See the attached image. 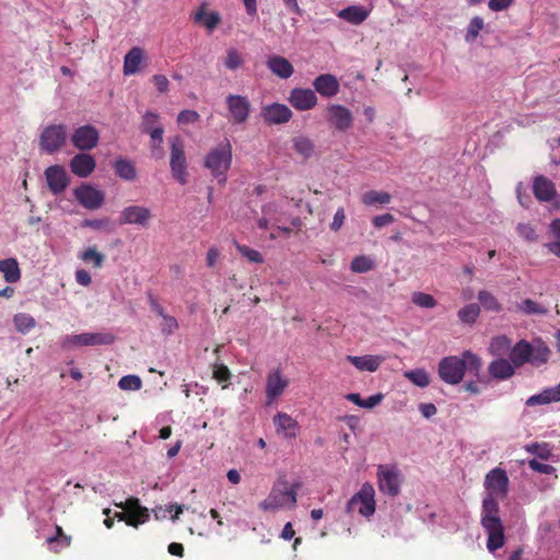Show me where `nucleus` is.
Listing matches in <instances>:
<instances>
[{
    "label": "nucleus",
    "instance_id": "nucleus-50",
    "mask_svg": "<svg viewBox=\"0 0 560 560\" xmlns=\"http://www.w3.org/2000/svg\"><path fill=\"white\" fill-rule=\"evenodd\" d=\"M236 249L243 257L247 258L250 262H264L262 255L258 250L250 248L247 245L236 244Z\"/></svg>",
    "mask_w": 560,
    "mask_h": 560
},
{
    "label": "nucleus",
    "instance_id": "nucleus-15",
    "mask_svg": "<svg viewBox=\"0 0 560 560\" xmlns=\"http://www.w3.org/2000/svg\"><path fill=\"white\" fill-rule=\"evenodd\" d=\"M48 189L55 196L62 194L70 183V177L61 165H51L45 170Z\"/></svg>",
    "mask_w": 560,
    "mask_h": 560
},
{
    "label": "nucleus",
    "instance_id": "nucleus-34",
    "mask_svg": "<svg viewBox=\"0 0 560 560\" xmlns=\"http://www.w3.org/2000/svg\"><path fill=\"white\" fill-rule=\"evenodd\" d=\"M511 348L512 340L505 335H500L491 339L489 352L494 357L503 358L505 354H510Z\"/></svg>",
    "mask_w": 560,
    "mask_h": 560
},
{
    "label": "nucleus",
    "instance_id": "nucleus-1",
    "mask_svg": "<svg viewBox=\"0 0 560 560\" xmlns=\"http://www.w3.org/2000/svg\"><path fill=\"white\" fill-rule=\"evenodd\" d=\"M481 369V359L469 350L463 352L462 358L457 355L445 357L439 362V376L450 385L459 384L466 371L478 374Z\"/></svg>",
    "mask_w": 560,
    "mask_h": 560
},
{
    "label": "nucleus",
    "instance_id": "nucleus-9",
    "mask_svg": "<svg viewBox=\"0 0 560 560\" xmlns=\"http://www.w3.org/2000/svg\"><path fill=\"white\" fill-rule=\"evenodd\" d=\"M170 166L173 177L180 184L188 182L187 161L185 155L184 141L179 136L171 139Z\"/></svg>",
    "mask_w": 560,
    "mask_h": 560
},
{
    "label": "nucleus",
    "instance_id": "nucleus-27",
    "mask_svg": "<svg viewBox=\"0 0 560 560\" xmlns=\"http://www.w3.org/2000/svg\"><path fill=\"white\" fill-rule=\"evenodd\" d=\"M313 86L322 96L331 97L339 91V82L332 74H319L314 81Z\"/></svg>",
    "mask_w": 560,
    "mask_h": 560
},
{
    "label": "nucleus",
    "instance_id": "nucleus-23",
    "mask_svg": "<svg viewBox=\"0 0 560 560\" xmlns=\"http://www.w3.org/2000/svg\"><path fill=\"white\" fill-rule=\"evenodd\" d=\"M533 192L537 200L545 202L551 201L557 195L555 184L544 175L534 178Z\"/></svg>",
    "mask_w": 560,
    "mask_h": 560
},
{
    "label": "nucleus",
    "instance_id": "nucleus-40",
    "mask_svg": "<svg viewBox=\"0 0 560 560\" xmlns=\"http://www.w3.org/2000/svg\"><path fill=\"white\" fill-rule=\"evenodd\" d=\"M480 312L481 307L476 303H471L462 307L457 315L462 323L471 325L477 320Z\"/></svg>",
    "mask_w": 560,
    "mask_h": 560
},
{
    "label": "nucleus",
    "instance_id": "nucleus-45",
    "mask_svg": "<svg viewBox=\"0 0 560 560\" xmlns=\"http://www.w3.org/2000/svg\"><path fill=\"white\" fill-rule=\"evenodd\" d=\"M517 310L526 315H545L547 313V310L542 305L538 304L532 299H525L520 304H517Z\"/></svg>",
    "mask_w": 560,
    "mask_h": 560
},
{
    "label": "nucleus",
    "instance_id": "nucleus-35",
    "mask_svg": "<svg viewBox=\"0 0 560 560\" xmlns=\"http://www.w3.org/2000/svg\"><path fill=\"white\" fill-rule=\"evenodd\" d=\"M194 20L196 23H202L209 31H213L221 22L219 13L206 12L205 5L195 13Z\"/></svg>",
    "mask_w": 560,
    "mask_h": 560
},
{
    "label": "nucleus",
    "instance_id": "nucleus-3",
    "mask_svg": "<svg viewBox=\"0 0 560 560\" xmlns=\"http://www.w3.org/2000/svg\"><path fill=\"white\" fill-rule=\"evenodd\" d=\"M300 482L289 485L285 476H280L273 483L268 497L259 503L264 512H273L280 509H293L298 502Z\"/></svg>",
    "mask_w": 560,
    "mask_h": 560
},
{
    "label": "nucleus",
    "instance_id": "nucleus-30",
    "mask_svg": "<svg viewBox=\"0 0 560 560\" xmlns=\"http://www.w3.org/2000/svg\"><path fill=\"white\" fill-rule=\"evenodd\" d=\"M558 401H560V383L555 387L545 388L539 394L530 396L527 399L526 405L536 406Z\"/></svg>",
    "mask_w": 560,
    "mask_h": 560
},
{
    "label": "nucleus",
    "instance_id": "nucleus-14",
    "mask_svg": "<svg viewBox=\"0 0 560 560\" xmlns=\"http://www.w3.org/2000/svg\"><path fill=\"white\" fill-rule=\"evenodd\" d=\"M100 140L98 130L92 125H84L77 128L71 135V143L80 151L94 149Z\"/></svg>",
    "mask_w": 560,
    "mask_h": 560
},
{
    "label": "nucleus",
    "instance_id": "nucleus-2",
    "mask_svg": "<svg viewBox=\"0 0 560 560\" xmlns=\"http://www.w3.org/2000/svg\"><path fill=\"white\" fill-rule=\"evenodd\" d=\"M499 498L486 495L481 509V526L488 534L487 548L493 552L505 544L504 527L499 516Z\"/></svg>",
    "mask_w": 560,
    "mask_h": 560
},
{
    "label": "nucleus",
    "instance_id": "nucleus-10",
    "mask_svg": "<svg viewBox=\"0 0 560 560\" xmlns=\"http://www.w3.org/2000/svg\"><path fill=\"white\" fill-rule=\"evenodd\" d=\"M115 337L110 332H83L68 335L62 340V348L112 345Z\"/></svg>",
    "mask_w": 560,
    "mask_h": 560
},
{
    "label": "nucleus",
    "instance_id": "nucleus-29",
    "mask_svg": "<svg viewBox=\"0 0 560 560\" xmlns=\"http://www.w3.org/2000/svg\"><path fill=\"white\" fill-rule=\"evenodd\" d=\"M347 360L360 371L375 372L381 366L384 358L381 355H348Z\"/></svg>",
    "mask_w": 560,
    "mask_h": 560
},
{
    "label": "nucleus",
    "instance_id": "nucleus-64",
    "mask_svg": "<svg viewBox=\"0 0 560 560\" xmlns=\"http://www.w3.org/2000/svg\"><path fill=\"white\" fill-rule=\"evenodd\" d=\"M383 398H384L383 394L372 395L369 398L363 399L362 408H368V409L374 408L375 406L381 404Z\"/></svg>",
    "mask_w": 560,
    "mask_h": 560
},
{
    "label": "nucleus",
    "instance_id": "nucleus-42",
    "mask_svg": "<svg viewBox=\"0 0 560 560\" xmlns=\"http://www.w3.org/2000/svg\"><path fill=\"white\" fill-rule=\"evenodd\" d=\"M483 28H485L483 19L479 15L474 16L468 23L466 34H465V40L467 43L475 42Z\"/></svg>",
    "mask_w": 560,
    "mask_h": 560
},
{
    "label": "nucleus",
    "instance_id": "nucleus-33",
    "mask_svg": "<svg viewBox=\"0 0 560 560\" xmlns=\"http://www.w3.org/2000/svg\"><path fill=\"white\" fill-rule=\"evenodd\" d=\"M0 272L7 282L14 283L21 278V270L15 258L0 260Z\"/></svg>",
    "mask_w": 560,
    "mask_h": 560
},
{
    "label": "nucleus",
    "instance_id": "nucleus-6",
    "mask_svg": "<svg viewBox=\"0 0 560 560\" xmlns=\"http://www.w3.org/2000/svg\"><path fill=\"white\" fill-rule=\"evenodd\" d=\"M114 505L122 510V512H116L114 517L128 526L137 528L150 518L149 510L142 506L136 497H130L125 502H115Z\"/></svg>",
    "mask_w": 560,
    "mask_h": 560
},
{
    "label": "nucleus",
    "instance_id": "nucleus-53",
    "mask_svg": "<svg viewBox=\"0 0 560 560\" xmlns=\"http://www.w3.org/2000/svg\"><path fill=\"white\" fill-rule=\"evenodd\" d=\"M161 322V331L165 336L174 334L178 328L177 319L168 314L163 315Z\"/></svg>",
    "mask_w": 560,
    "mask_h": 560
},
{
    "label": "nucleus",
    "instance_id": "nucleus-55",
    "mask_svg": "<svg viewBox=\"0 0 560 560\" xmlns=\"http://www.w3.org/2000/svg\"><path fill=\"white\" fill-rule=\"evenodd\" d=\"M147 133L150 135L152 139V152L155 154V150L161 151V144L163 142V133L164 129L163 127H155L154 129L148 131Z\"/></svg>",
    "mask_w": 560,
    "mask_h": 560
},
{
    "label": "nucleus",
    "instance_id": "nucleus-56",
    "mask_svg": "<svg viewBox=\"0 0 560 560\" xmlns=\"http://www.w3.org/2000/svg\"><path fill=\"white\" fill-rule=\"evenodd\" d=\"M528 466L532 470L544 475H551L556 472V468L549 464H542L537 459L528 460Z\"/></svg>",
    "mask_w": 560,
    "mask_h": 560
},
{
    "label": "nucleus",
    "instance_id": "nucleus-19",
    "mask_svg": "<svg viewBox=\"0 0 560 560\" xmlns=\"http://www.w3.org/2000/svg\"><path fill=\"white\" fill-rule=\"evenodd\" d=\"M288 101L295 109L306 112L316 106L317 96L311 89L294 88Z\"/></svg>",
    "mask_w": 560,
    "mask_h": 560
},
{
    "label": "nucleus",
    "instance_id": "nucleus-37",
    "mask_svg": "<svg viewBox=\"0 0 560 560\" xmlns=\"http://www.w3.org/2000/svg\"><path fill=\"white\" fill-rule=\"evenodd\" d=\"M114 167L116 174L125 180H132L137 177V171L133 163L126 159H118L115 162Z\"/></svg>",
    "mask_w": 560,
    "mask_h": 560
},
{
    "label": "nucleus",
    "instance_id": "nucleus-26",
    "mask_svg": "<svg viewBox=\"0 0 560 560\" xmlns=\"http://www.w3.org/2000/svg\"><path fill=\"white\" fill-rule=\"evenodd\" d=\"M272 74L280 79H289L293 72V65L284 57L279 55L270 56L266 62Z\"/></svg>",
    "mask_w": 560,
    "mask_h": 560
},
{
    "label": "nucleus",
    "instance_id": "nucleus-13",
    "mask_svg": "<svg viewBox=\"0 0 560 560\" xmlns=\"http://www.w3.org/2000/svg\"><path fill=\"white\" fill-rule=\"evenodd\" d=\"M73 195L79 203L89 210L101 208L105 200L104 192L90 184H81L74 189Z\"/></svg>",
    "mask_w": 560,
    "mask_h": 560
},
{
    "label": "nucleus",
    "instance_id": "nucleus-43",
    "mask_svg": "<svg viewBox=\"0 0 560 560\" xmlns=\"http://www.w3.org/2000/svg\"><path fill=\"white\" fill-rule=\"evenodd\" d=\"M405 377L418 387L424 388L430 384V376L424 369H415L405 372Z\"/></svg>",
    "mask_w": 560,
    "mask_h": 560
},
{
    "label": "nucleus",
    "instance_id": "nucleus-7",
    "mask_svg": "<svg viewBox=\"0 0 560 560\" xmlns=\"http://www.w3.org/2000/svg\"><path fill=\"white\" fill-rule=\"evenodd\" d=\"M375 490L374 487L365 482L361 489L351 497L346 506V512L352 514L358 512L364 517H370L375 513Z\"/></svg>",
    "mask_w": 560,
    "mask_h": 560
},
{
    "label": "nucleus",
    "instance_id": "nucleus-51",
    "mask_svg": "<svg viewBox=\"0 0 560 560\" xmlns=\"http://www.w3.org/2000/svg\"><path fill=\"white\" fill-rule=\"evenodd\" d=\"M373 261L371 258L366 257V256H357L352 261H351V270L353 272H366V271H370L371 269H373Z\"/></svg>",
    "mask_w": 560,
    "mask_h": 560
},
{
    "label": "nucleus",
    "instance_id": "nucleus-11",
    "mask_svg": "<svg viewBox=\"0 0 560 560\" xmlns=\"http://www.w3.org/2000/svg\"><path fill=\"white\" fill-rule=\"evenodd\" d=\"M67 139L65 125H50L44 128L39 137V147L43 151L51 154L60 150Z\"/></svg>",
    "mask_w": 560,
    "mask_h": 560
},
{
    "label": "nucleus",
    "instance_id": "nucleus-59",
    "mask_svg": "<svg viewBox=\"0 0 560 560\" xmlns=\"http://www.w3.org/2000/svg\"><path fill=\"white\" fill-rule=\"evenodd\" d=\"M152 82L160 93H166L168 91L170 81L164 74H154Z\"/></svg>",
    "mask_w": 560,
    "mask_h": 560
},
{
    "label": "nucleus",
    "instance_id": "nucleus-8",
    "mask_svg": "<svg viewBox=\"0 0 560 560\" xmlns=\"http://www.w3.org/2000/svg\"><path fill=\"white\" fill-rule=\"evenodd\" d=\"M377 486L387 497H397L404 481L402 474L396 465L382 464L377 466Z\"/></svg>",
    "mask_w": 560,
    "mask_h": 560
},
{
    "label": "nucleus",
    "instance_id": "nucleus-22",
    "mask_svg": "<svg viewBox=\"0 0 560 560\" xmlns=\"http://www.w3.org/2000/svg\"><path fill=\"white\" fill-rule=\"evenodd\" d=\"M96 162L91 154L78 153L70 161V170L78 177L85 178L93 173Z\"/></svg>",
    "mask_w": 560,
    "mask_h": 560
},
{
    "label": "nucleus",
    "instance_id": "nucleus-62",
    "mask_svg": "<svg viewBox=\"0 0 560 560\" xmlns=\"http://www.w3.org/2000/svg\"><path fill=\"white\" fill-rule=\"evenodd\" d=\"M514 0H489L488 7L491 11L499 12L508 9Z\"/></svg>",
    "mask_w": 560,
    "mask_h": 560
},
{
    "label": "nucleus",
    "instance_id": "nucleus-32",
    "mask_svg": "<svg viewBox=\"0 0 560 560\" xmlns=\"http://www.w3.org/2000/svg\"><path fill=\"white\" fill-rule=\"evenodd\" d=\"M56 535L47 538V544L49 545V549L58 553L62 549L68 548L71 545L72 538L71 536L67 535L62 527L59 525L55 526Z\"/></svg>",
    "mask_w": 560,
    "mask_h": 560
},
{
    "label": "nucleus",
    "instance_id": "nucleus-47",
    "mask_svg": "<svg viewBox=\"0 0 560 560\" xmlns=\"http://www.w3.org/2000/svg\"><path fill=\"white\" fill-rule=\"evenodd\" d=\"M411 301L419 307L433 308L436 306V300L428 293L415 292L411 296Z\"/></svg>",
    "mask_w": 560,
    "mask_h": 560
},
{
    "label": "nucleus",
    "instance_id": "nucleus-12",
    "mask_svg": "<svg viewBox=\"0 0 560 560\" xmlns=\"http://www.w3.org/2000/svg\"><path fill=\"white\" fill-rule=\"evenodd\" d=\"M486 495L504 499L509 493L510 480L503 468L491 469L485 477Z\"/></svg>",
    "mask_w": 560,
    "mask_h": 560
},
{
    "label": "nucleus",
    "instance_id": "nucleus-17",
    "mask_svg": "<svg viewBox=\"0 0 560 560\" xmlns=\"http://www.w3.org/2000/svg\"><path fill=\"white\" fill-rule=\"evenodd\" d=\"M327 120L336 130L347 131L353 125V115L343 105L334 104L327 107Z\"/></svg>",
    "mask_w": 560,
    "mask_h": 560
},
{
    "label": "nucleus",
    "instance_id": "nucleus-46",
    "mask_svg": "<svg viewBox=\"0 0 560 560\" xmlns=\"http://www.w3.org/2000/svg\"><path fill=\"white\" fill-rule=\"evenodd\" d=\"M525 450L544 460H548L552 455L551 447L548 443H532L526 445Z\"/></svg>",
    "mask_w": 560,
    "mask_h": 560
},
{
    "label": "nucleus",
    "instance_id": "nucleus-61",
    "mask_svg": "<svg viewBox=\"0 0 560 560\" xmlns=\"http://www.w3.org/2000/svg\"><path fill=\"white\" fill-rule=\"evenodd\" d=\"M394 217L393 214L390 213H385V214H381V215H376L373 218L372 222H373V225L377 229H381L385 225H388L390 223L394 222Z\"/></svg>",
    "mask_w": 560,
    "mask_h": 560
},
{
    "label": "nucleus",
    "instance_id": "nucleus-44",
    "mask_svg": "<svg viewBox=\"0 0 560 560\" xmlns=\"http://www.w3.org/2000/svg\"><path fill=\"white\" fill-rule=\"evenodd\" d=\"M80 258L86 264H92L96 269L102 268L105 260V256L97 252L95 247H89L86 250L81 253Z\"/></svg>",
    "mask_w": 560,
    "mask_h": 560
},
{
    "label": "nucleus",
    "instance_id": "nucleus-52",
    "mask_svg": "<svg viewBox=\"0 0 560 560\" xmlns=\"http://www.w3.org/2000/svg\"><path fill=\"white\" fill-rule=\"evenodd\" d=\"M213 378L219 383H228L231 378V372L229 368L222 363H215L213 365ZM228 384L222 385V388L225 389Z\"/></svg>",
    "mask_w": 560,
    "mask_h": 560
},
{
    "label": "nucleus",
    "instance_id": "nucleus-41",
    "mask_svg": "<svg viewBox=\"0 0 560 560\" xmlns=\"http://www.w3.org/2000/svg\"><path fill=\"white\" fill-rule=\"evenodd\" d=\"M13 323H14L15 329L21 334H27L36 325L35 318L26 313H19L16 315H14Z\"/></svg>",
    "mask_w": 560,
    "mask_h": 560
},
{
    "label": "nucleus",
    "instance_id": "nucleus-28",
    "mask_svg": "<svg viewBox=\"0 0 560 560\" xmlns=\"http://www.w3.org/2000/svg\"><path fill=\"white\" fill-rule=\"evenodd\" d=\"M145 58L144 49L136 46L132 47L124 58V74L133 75L140 71V66Z\"/></svg>",
    "mask_w": 560,
    "mask_h": 560
},
{
    "label": "nucleus",
    "instance_id": "nucleus-20",
    "mask_svg": "<svg viewBox=\"0 0 560 560\" xmlns=\"http://www.w3.org/2000/svg\"><path fill=\"white\" fill-rule=\"evenodd\" d=\"M261 116L269 125H280L288 122L292 118V112L284 104L273 103L262 107Z\"/></svg>",
    "mask_w": 560,
    "mask_h": 560
},
{
    "label": "nucleus",
    "instance_id": "nucleus-48",
    "mask_svg": "<svg viewBox=\"0 0 560 560\" xmlns=\"http://www.w3.org/2000/svg\"><path fill=\"white\" fill-rule=\"evenodd\" d=\"M118 386L122 390H138L142 386V381L137 375H126L119 380Z\"/></svg>",
    "mask_w": 560,
    "mask_h": 560
},
{
    "label": "nucleus",
    "instance_id": "nucleus-54",
    "mask_svg": "<svg viewBox=\"0 0 560 560\" xmlns=\"http://www.w3.org/2000/svg\"><path fill=\"white\" fill-rule=\"evenodd\" d=\"M155 127H161L159 125V115L155 113H152V112L145 113L142 117V124H141L142 132H148V131L154 129Z\"/></svg>",
    "mask_w": 560,
    "mask_h": 560
},
{
    "label": "nucleus",
    "instance_id": "nucleus-4",
    "mask_svg": "<svg viewBox=\"0 0 560 560\" xmlns=\"http://www.w3.org/2000/svg\"><path fill=\"white\" fill-rule=\"evenodd\" d=\"M550 353L549 347L541 340L530 343L522 339L512 346L509 358L516 369L526 363L540 366L549 361Z\"/></svg>",
    "mask_w": 560,
    "mask_h": 560
},
{
    "label": "nucleus",
    "instance_id": "nucleus-39",
    "mask_svg": "<svg viewBox=\"0 0 560 560\" xmlns=\"http://www.w3.org/2000/svg\"><path fill=\"white\" fill-rule=\"evenodd\" d=\"M361 200L365 206L387 205L390 202L392 196L386 191L369 190L362 195Z\"/></svg>",
    "mask_w": 560,
    "mask_h": 560
},
{
    "label": "nucleus",
    "instance_id": "nucleus-58",
    "mask_svg": "<svg viewBox=\"0 0 560 560\" xmlns=\"http://www.w3.org/2000/svg\"><path fill=\"white\" fill-rule=\"evenodd\" d=\"M517 232L520 236L527 241H535L537 238L536 232L530 224L520 223L517 225Z\"/></svg>",
    "mask_w": 560,
    "mask_h": 560
},
{
    "label": "nucleus",
    "instance_id": "nucleus-49",
    "mask_svg": "<svg viewBox=\"0 0 560 560\" xmlns=\"http://www.w3.org/2000/svg\"><path fill=\"white\" fill-rule=\"evenodd\" d=\"M244 63L241 54L235 48H230L226 51L224 66L230 70H236Z\"/></svg>",
    "mask_w": 560,
    "mask_h": 560
},
{
    "label": "nucleus",
    "instance_id": "nucleus-38",
    "mask_svg": "<svg viewBox=\"0 0 560 560\" xmlns=\"http://www.w3.org/2000/svg\"><path fill=\"white\" fill-rule=\"evenodd\" d=\"M477 298L486 311L499 313L503 308L499 300L487 290H480Z\"/></svg>",
    "mask_w": 560,
    "mask_h": 560
},
{
    "label": "nucleus",
    "instance_id": "nucleus-21",
    "mask_svg": "<svg viewBox=\"0 0 560 560\" xmlns=\"http://www.w3.org/2000/svg\"><path fill=\"white\" fill-rule=\"evenodd\" d=\"M288 385L289 380L281 374L280 370L269 373L266 380L267 404H271L277 397H279Z\"/></svg>",
    "mask_w": 560,
    "mask_h": 560
},
{
    "label": "nucleus",
    "instance_id": "nucleus-57",
    "mask_svg": "<svg viewBox=\"0 0 560 560\" xmlns=\"http://www.w3.org/2000/svg\"><path fill=\"white\" fill-rule=\"evenodd\" d=\"M199 119V114L192 109H185L178 114V124H192Z\"/></svg>",
    "mask_w": 560,
    "mask_h": 560
},
{
    "label": "nucleus",
    "instance_id": "nucleus-36",
    "mask_svg": "<svg viewBox=\"0 0 560 560\" xmlns=\"http://www.w3.org/2000/svg\"><path fill=\"white\" fill-rule=\"evenodd\" d=\"M293 149L304 160H307L314 154L315 145L310 138L300 136L293 139Z\"/></svg>",
    "mask_w": 560,
    "mask_h": 560
},
{
    "label": "nucleus",
    "instance_id": "nucleus-60",
    "mask_svg": "<svg viewBox=\"0 0 560 560\" xmlns=\"http://www.w3.org/2000/svg\"><path fill=\"white\" fill-rule=\"evenodd\" d=\"M345 220H346L345 209L339 208L334 215L332 222L330 223V229L334 232L339 231L342 228Z\"/></svg>",
    "mask_w": 560,
    "mask_h": 560
},
{
    "label": "nucleus",
    "instance_id": "nucleus-31",
    "mask_svg": "<svg viewBox=\"0 0 560 560\" xmlns=\"http://www.w3.org/2000/svg\"><path fill=\"white\" fill-rule=\"evenodd\" d=\"M338 16L347 22L359 25L369 16V11L361 5H350L338 13Z\"/></svg>",
    "mask_w": 560,
    "mask_h": 560
},
{
    "label": "nucleus",
    "instance_id": "nucleus-24",
    "mask_svg": "<svg viewBox=\"0 0 560 560\" xmlns=\"http://www.w3.org/2000/svg\"><path fill=\"white\" fill-rule=\"evenodd\" d=\"M273 424L277 433L289 439L295 438L300 428L298 421L285 412H278L273 417Z\"/></svg>",
    "mask_w": 560,
    "mask_h": 560
},
{
    "label": "nucleus",
    "instance_id": "nucleus-25",
    "mask_svg": "<svg viewBox=\"0 0 560 560\" xmlns=\"http://www.w3.org/2000/svg\"><path fill=\"white\" fill-rule=\"evenodd\" d=\"M515 370L516 368L511 360L505 358H498L490 362L488 366L489 374L498 381L511 378L515 374Z\"/></svg>",
    "mask_w": 560,
    "mask_h": 560
},
{
    "label": "nucleus",
    "instance_id": "nucleus-18",
    "mask_svg": "<svg viewBox=\"0 0 560 560\" xmlns=\"http://www.w3.org/2000/svg\"><path fill=\"white\" fill-rule=\"evenodd\" d=\"M152 218L149 208L142 206H129L120 212L119 224H138L147 226Z\"/></svg>",
    "mask_w": 560,
    "mask_h": 560
},
{
    "label": "nucleus",
    "instance_id": "nucleus-63",
    "mask_svg": "<svg viewBox=\"0 0 560 560\" xmlns=\"http://www.w3.org/2000/svg\"><path fill=\"white\" fill-rule=\"evenodd\" d=\"M75 280L79 284L88 287L92 282L90 273L84 269L75 271Z\"/></svg>",
    "mask_w": 560,
    "mask_h": 560
},
{
    "label": "nucleus",
    "instance_id": "nucleus-5",
    "mask_svg": "<svg viewBox=\"0 0 560 560\" xmlns=\"http://www.w3.org/2000/svg\"><path fill=\"white\" fill-rule=\"evenodd\" d=\"M232 163V145L226 140L211 149L205 158V167L208 168L212 176L223 184L226 180V173Z\"/></svg>",
    "mask_w": 560,
    "mask_h": 560
},
{
    "label": "nucleus",
    "instance_id": "nucleus-16",
    "mask_svg": "<svg viewBox=\"0 0 560 560\" xmlns=\"http://www.w3.org/2000/svg\"><path fill=\"white\" fill-rule=\"evenodd\" d=\"M226 107L234 124H244L250 112V103L246 96L230 94L226 96Z\"/></svg>",
    "mask_w": 560,
    "mask_h": 560
}]
</instances>
